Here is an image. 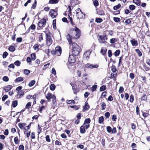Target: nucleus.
I'll return each instance as SVG.
<instances>
[{
	"instance_id": "obj_9",
	"label": "nucleus",
	"mask_w": 150,
	"mask_h": 150,
	"mask_svg": "<svg viewBox=\"0 0 150 150\" xmlns=\"http://www.w3.org/2000/svg\"><path fill=\"white\" fill-rule=\"evenodd\" d=\"M107 51V49L105 47H103L100 50V53L103 55L105 56L106 54Z\"/></svg>"
},
{
	"instance_id": "obj_54",
	"label": "nucleus",
	"mask_w": 150,
	"mask_h": 150,
	"mask_svg": "<svg viewBox=\"0 0 150 150\" xmlns=\"http://www.w3.org/2000/svg\"><path fill=\"white\" fill-rule=\"evenodd\" d=\"M36 3H37L36 1V0H35V2L32 5V8H33V9H34L35 8L36 5Z\"/></svg>"
},
{
	"instance_id": "obj_21",
	"label": "nucleus",
	"mask_w": 150,
	"mask_h": 150,
	"mask_svg": "<svg viewBox=\"0 0 150 150\" xmlns=\"http://www.w3.org/2000/svg\"><path fill=\"white\" fill-rule=\"evenodd\" d=\"M104 120V117L103 116H102L100 117L99 118L98 120V122L100 124L102 123L103 121Z\"/></svg>"
},
{
	"instance_id": "obj_16",
	"label": "nucleus",
	"mask_w": 150,
	"mask_h": 150,
	"mask_svg": "<svg viewBox=\"0 0 150 150\" xmlns=\"http://www.w3.org/2000/svg\"><path fill=\"white\" fill-rule=\"evenodd\" d=\"M52 95L51 93H49L47 94L46 98L48 100H50L52 98Z\"/></svg>"
},
{
	"instance_id": "obj_59",
	"label": "nucleus",
	"mask_w": 150,
	"mask_h": 150,
	"mask_svg": "<svg viewBox=\"0 0 150 150\" xmlns=\"http://www.w3.org/2000/svg\"><path fill=\"white\" fill-rule=\"evenodd\" d=\"M129 77L132 79H133L134 78V74L132 73H130L129 74Z\"/></svg>"
},
{
	"instance_id": "obj_55",
	"label": "nucleus",
	"mask_w": 150,
	"mask_h": 150,
	"mask_svg": "<svg viewBox=\"0 0 150 150\" xmlns=\"http://www.w3.org/2000/svg\"><path fill=\"white\" fill-rule=\"evenodd\" d=\"M30 72V71L28 69H25L24 71V73L26 74H28Z\"/></svg>"
},
{
	"instance_id": "obj_38",
	"label": "nucleus",
	"mask_w": 150,
	"mask_h": 150,
	"mask_svg": "<svg viewBox=\"0 0 150 150\" xmlns=\"http://www.w3.org/2000/svg\"><path fill=\"white\" fill-rule=\"evenodd\" d=\"M117 41V39L115 38H112L110 40V43L112 44H114Z\"/></svg>"
},
{
	"instance_id": "obj_46",
	"label": "nucleus",
	"mask_w": 150,
	"mask_h": 150,
	"mask_svg": "<svg viewBox=\"0 0 150 150\" xmlns=\"http://www.w3.org/2000/svg\"><path fill=\"white\" fill-rule=\"evenodd\" d=\"M3 80L4 81L7 82L8 81L9 79L8 78L7 76H4L3 78Z\"/></svg>"
},
{
	"instance_id": "obj_24",
	"label": "nucleus",
	"mask_w": 150,
	"mask_h": 150,
	"mask_svg": "<svg viewBox=\"0 0 150 150\" xmlns=\"http://www.w3.org/2000/svg\"><path fill=\"white\" fill-rule=\"evenodd\" d=\"M103 21V19L101 18H96L95 21L97 23H100L102 22Z\"/></svg>"
},
{
	"instance_id": "obj_2",
	"label": "nucleus",
	"mask_w": 150,
	"mask_h": 150,
	"mask_svg": "<svg viewBox=\"0 0 150 150\" xmlns=\"http://www.w3.org/2000/svg\"><path fill=\"white\" fill-rule=\"evenodd\" d=\"M46 23V20L45 18L42 19L38 23V26L40 28L43 27L45 26Z\"/></svg>"
},
{
	"instance_id": "obj_52",
	"label": "nucleus",
	"mask_w": 150,
	"mask_h": 150,
	"mask_svg": "<svg viewBox=\"0 0 150 150\" xmlns=\"http://www.w3.org/2000/svg\"><path fill=\"white\" fill-rule=\"evenodd\" d=\"M110 113L108 112H107L105 114V116L106 118H109L110 116Z\"/></svg>"
},
{
	"instance_id": "obj_22",
	"label": "nucleus",
	"mask_w": 150,
	"mask_h": 150,
	"mask_svg": "<svg viewBox=\"0 0 150 150\" xmlns=\"http://www.w3.org/2000/svg\"><path fill=\"white\" fill-rule=\"evenodd\" d=\"M91 122V120L90 118L86 119L84 121V123L83 125H85L86 124H89Z\"/></svg>"
},
{
	"instance_id": "obj_27",
	"label": "nucleus",
	"mask_w": 150,
	"mask_h": 150,
	"mask_svg": "<svg viewBox=\"0 0 150 150\" xmlns=\"http://www.w3.org/2000/svg\"><path fill=\"white\" fill-rule=\"evenodd\" d=\"M113 20L115 22L118 23L120 21V19L118 17H114L113 18Z\"/></svg>"
},
{
	"instance_id": "obj_6",
	"label": "nucleus",
	"mask_w": 150,
	"mask_h": 150,
	"mask_svg": "<svg viewBox=\"0 0 150 150\" xmlns=\"http://www.w3.org/2000/svg\"><path fill=\"white\" fill-rule=\"evenodd\" d=\"M85 67L86 68H90L92 69L97 68L99 66L98 64H93L88 63L85 65Z\"/></svg>"
},
{
	"instance_id": "obj_35",
	"label": "nucleus",
	"mask_w": 150,
	"mask_h": 150,
	"mask_svg": "<svg viewBox=\"0 0 150 150\" xmlns=\"http://www.w3.org/2000/svg\"><path fill=\"white\" fill-rule=\"evenodd\" d=\"M14 142L16 144H17L19 143V139L17 137H16L14 138Z\"/></svg>"
},
{
	"instance_id": "obj_63",
	"label": "nucleus",
	"mask_w": 150,
	"mask_h": 150,
	"mask_svg": "<svg viewBox=\"0 0 150 150\" xmlns=\"http://www.w3.org/2000/svg\"><path fill=\"white\" fill-rule=\"evenodd\" d=\"M43 40V38L42 36V34H40L39 36V41L40 42H41Z\"/></svg>"
},
{
	"instance_id": "obj_53",
	"label": "nucleus",
	"mask_w": 150,
	"mask_h": 150,
	"mask_svg": "<svg viewBox=\"0 0 150 150\" xmlns=\"http://www.w3.org/2000/svg\"><path fill=\"white\" fill-rule=\"evenodd\" d=\"M124 91V88L122 87L121 86L120 87L119 90V93H122Z\"/></svg>"
},
{
	"instance_id": "obj_57",
	"label": "nucleus",
	"mask_w": 150,
	"mask_h": 150,
	"mask_svg": "<svg viewBox=\"0 0 150 150\" xmlns=\"http://www.w3.org/2000/svg\"><path fill=\"white\" fill-rule=\"evenodd\" d=\"M18 94L20 95L21 96V97L23 96V95L24 94V91H18Z\"/></svg>"
},
{
	"instance_id": "obj_60",
	"label": "nucleus",
	"mask_w": 150,
	"mask_h": 150,
	"mask_svg": "<svg viewBox=\"0 0 150 150\" xmlns=\"http://www.w3.org/2000/svg\"><path fill=\"white\" fill-rule=\"evenodd\" d=\"M112 71L113 72H115L117 71L116 67L115 66L113 67L111 69Z\"/></svg>"
},
{
	"instance_id": "obj_28",
	"label": "nucleus",
	"mask_w": 150,
	"mask_h": 150,
	"mask_svg": "<svg viewBox=\"0 0 150 150\" xmlns=\"http://www.w3.org/2000/svg\"><path fill=\"white\" fill-rule=\"evenodd\" d=\"M135 51L137 52L138 54V55L139 57H141L142 55V53L140 51L139 49H136L135 50Z\"/></svg>"
},
{
	"instance_id": "obj_47",
	"label": "nucleus",
	"mask_w": 150,
	"mask_h": 150,
	"mask_svg": "<svg viewBox=\"0 0 150 150\" xmlns=\"http://www.w3.org/2000/svg\"><path fill=\"white\" fill-rule=\"evenodd\" d=\"M89 108V105H88V104L87 103L85 104V105L83 107L84 109H85L86 110H88Z\"/></svg>"
},
{
	"instance_id": "obj_44",
	"label": "nucleus",
	"mask_w": 150,
	"mask_h": 150,
	"mask_svg": "<svg viewBox=\"0 0 150 150\" xmlns=\"http://www.w3.org/2000/svg\"><path fill=\"white\" fill-rule=\"evenodd\" d=\"M8 55V53L6 52H4L3 54V57L4 58H6L7 55Z\"/></svg>"
},
{
	"instance_id": "obj_64",
	"label": "nucleus",
	"mask_w": 150,
	"mask_h": 150,
	"mask_svg": "<svg viewBox=\"0 0 150 150\" xmlns=\"http://www.w3.org/2000/svg\"><path fill=\"white\" fill-rule=\"evenodd\" d=\"M24 146L23 145H20L19 147V150H24Z\"/></svg>"
},
{
	"instance_id": "obj_30",
	"label": "nucleus",
	"mask_w": 150,
	"mask_h": 150,
	"mask_svg": "<svg viewBox=\"0 0 150 150\" xmlns=\"http://www.w3.org/2000/svg\"><path fill=\"white\" fill-rule=\"evenodd\" d=\"M39 47V45L38 44H35L33 46V48L34 50L37 51H38V47Z\"/></svg>"
},
{
	"instance_id": "obj_36",
	"label": "nucleus",
	"mask_w": 150,
	"mask_h": 150,
	"mask_svg": "<svg viewBox=\"0 0 150 150\" xmlns=\"http://www.w3.org/2000/svg\"><path fill=\"white\" fill-rule=\"evenodd\" d=\"M31 59L33 60H34L36 58L35 54V53L32 54H31Z\"/></svg>"
},
{
	"instance_id": "obj_4",
	"label": "nucleus",
	"mask_w": 150,
	"mask_h": 150,
	"mask_svg": "<svg viewBox=\"0 0 150 150\" xmlns=\"http://www.w3.org/2000/svg\"><path fill=\"white\" fill-rule=\"evenodd\" d=\"M62 53L61 48L59 46H57L55 49V55L57 56H59Z\"/></svg>"
},
{
	"instance_id": "obj_7",
	"label": "nucleus",
	"mask_w": 150,
	"mask_h": 150,
	"mask_svg": "<svg viewBox=\"0 0 150 150\" xmlns=\"http://www.w3.org/2000/svg\"><path fill=\"white\" fill-rule=\"evenodd\" d=\"M49 13L52 18L56 17L57 15V11L53 9H51Z\"/></svg>"
},
{
	"instance_id": "obj_26",
	"label": "nucleus",
	"mask_w": 150,
	"mask_h": 150,
	"mask_svg": "<svg viewBox=\"0 0 150 150\" xmlns=\"http://www.w3.org/2000/svg\"><path fill=\"white\" fill-rule=\"evenodd\" d=\"M50 88L51 90L54 91L55 88V86L54 84H51L50 86Z\"/></svg>"
},
{
	"instance_id": "obj_48",
	"label": "nucleus",
	"mask_w": 150,
	"mask_h": 150,
	"mask_svg": "<svg viewBox=\"0 0 150 150\" xmlns=\"http://www.w3.org/2000/svg\"><path fill=\"white\" fill-rule=\"evenodd\" d=\"M46 141L48 142H50V136L49 135L46 136L45 137Z\"/></svg>"
},
{
	"instance_id": "obj_42",
	"label": "nucleus",
	"mask_w": 150,
	"mask_h": 150,
	"mask_svg": "<svg viewBox=\"0 0 150 150\" xmlns=\"http://www.w3.org/2000/svg\"><path fill=\"white\" fill-rule=\"evenodd\" d=\"M108 56L110 57L112 55V53L111 50H109L108 51Z\"/></svg>"
},
{
	"instance_id": "obj_12",
	"label": "nucleus",
	"mask_w": 150,
	"mask_h": 150,
	"mask_svg": "<svg viewBox=\"0 0 150 150\" xmlns=\"http://www.w3.org/2000/svg\"><path fill=\"white\" fill-rule=\"evenodd\" d=\"M130 42L133 46H137L138 45V43L137 41L134 39H133L131 40Z\"/></svg>"
},
{
	"instance_id": "obj_11",
	"label": "nucleus",
	"mask_w": 150,
	"mask_h": 150,
	"mask_svg": "<svg viewBox=\"0 0 150 150\" xmlns=\"http://www.w3.org/2000/svg\"><path fill=\"white\" fill-rule=\"evenodd\" d=\"M91 53V52L89 51H86L84 53L83 55V57L87 59H88Z\"/></svg>"
},
{
	"instance_id": "obj_3",
	"label": "nucleus",
	"mask_w": 150,
	"mask_h": 150,
	"mask_svg": "<svg viewBox=\"0 0 150 150\" xmlns=\"http://www.w3.org/2000/svg\"><path fill=\"white\" fill-rule=\"evenodd\" d=\"M46 36L47 44L48 45H50L52 44V41L51 37L50 34L48 33H46Z\"/></svg>"
},
{
	"instance_id": "obj_13",
	"label": "nucleus",
	"mask_w": 150,
	"mask_h": 150,
	"mask_svg": "<svg viewBox=\"0 0 150 150\" xmlns=\"http://www.w3.org/2000/svg\"><path fill=\"white\" fill-rule=\"evenodd\" d=\"M84 125H83L80 127V132L81 133H84L85 132V128L84 127Z\"/></svg>"
},
{
	"instance_id": "obj_40",
	"label": "nucleus",
	"mask_w": 150,
	"mask_h": 150,
	"mask_svg": "<svg viewBox=\"0 0 150 150\" xmlns=\"http://www.w3.org/2000/svg\"><path fill=\"white\" fill-rule=\"evenodd\" d=\"M147 97L146 95L145 94H143V96L141 98V100H146Z\"/></svg>"
},
{
	"instance_id": "obj_19",
	"label": "nucleus",
	"mask_w": 150,
	"mask_h": 150,
	"mask_svg": "<svg viewBox=\"0 0 150 150\" xmlns=\"http://www.w3.org/2000/svg\"><path fill=\"white\" fill-rule=\"evenodd\" d=\"M133 2L137 6H139L141 4L140 0H133Z\"/></svg>"
},
{
	"instance_id": "obj_50",
	"label": "nucleus",
	"mask_w": 150,
	"mask_h": 150,
	"mask_svg": "<svg viewBox=\"0 0 150 150\" xmlns=\"http://www.w3.org/2000/svg\"><path fill=\"white\" fill-rule=\"evenodd\" d=\"M117 119V116L115 115H112V119L113 121H115Z\"/></svg>"
},
{
	"instance_id": "obj_61",
	"label": "nucleus",
	"mask_w": 150,
	"mask_h": 150,
	"mask_svg": "<svg viewBox=\"0 0 150 150\" xmlns=\"http://www.w3.org/2000/svg\"><path fill=\"white\" fill-rule=\"evenodd\" d=\"M4 133V135H7L8 134V129H5Z\"/></svg>"
},
{
	"instance_id": "obj_5",
	"label": "nucleus",
	"mask_w": 150,
	"mask_h": 150,
	"mask_svg": "<svg viewBox=\"0 0 150 150\" xmlns=\"http://www.w3.org/2000/svg\"><path fill=\"white\" fill-rule=\"evenodd\" d=\"M98 39L99 42L102 44H105L107 43L105 40V35H98Z\"/></svg>"
},
{
	"instance_id": "obj_15",
	"label": "nucleus",
	"mask_w": 150,
	"mask_h": 150,
	"mask_svg": "<svg viewBox=\"0 0 150 150\" xmlns=\"http://www.w3.org/2000/svg\"><path fill=\"white\" fill-rule=\"evenodd\" d=\"M23 80V78L21 77H19L16 78L15 80V82H21Z\"/></svg>"
},
{
	"instance_id": "obj_37",
	"label": "nucleus",
	"mask_w": 150,
	"mask_h": 150,
	"mask_svg": "<svg viewBox=\"0 0 150 150\" xmlns=\"http://www.w3.org/2000/svg\"><path fill=\"white\" fill-rule=\"evenodd\" d=\"M129 9L132 10H134L135 8V6L133 5H130L129 6Z\"/></svg>"
},
{
	"instance_id": "obj_32",
	"label": "nucleus",
	"mask_w": 150,
	"mask_h": 150,
	"mask_svg": "<svg viewBox=\"0 0 150 150\" xmlns=\"http://www.w3.org/2000/svg\"><path fill=\"white\" fill-rule=\"evenodd\" d=\"M106 88V87L105 86L103 85L101 86L100 88V91H104Z\"/></svg>"
},
{
	"instance_id": "obj_29",
	"label": "nucleus",
	"mask_w": 150,
	"mask_h": 150,
	"mask_svg": "<svg viewBox=\"0 0 150 150\" xmlns=\"http://www.w3.org/2000/svg\"><path fill=\"white\" fill-rule=\"evenodd\" d=\"M101 106L102 107V110H105L106 106L105 103L104 102H103L101 103Z\"/></svg>"
},
{
	"instance_id": "obj_10",
	"label": "nucleus",
	"mask_w": 150,
	"mask_h": 150,
	"mask_svg": "<svg viewBox=\"0 0 150 150\" xmlns=\"http://www.w3.org/2000/svg\"><path fill=\"white\" fill-rule=\"evenodd\" d=\"M12 86L10 85H8L7 86H5L4 87V89L6 92H8L12 88Z\"/></svg>"
},
{
	"instance_id": "obj_8",
	"label": "nucleus",
	"mask_w": 150,
	"mask_h": 150,
	"mask_svg": "<svg viewBox=\"0 0 150 150\" xmlns=\"http://www.w3.org/2000/svg\"><path fill=\"white\" fill-rule=\"evenodd\" d=\"M76 59L75 57L73 55H70L69 57L68 62L70 64H73L75 62Z\"/></svg>"
},
{
	"instance_id": "obj_18",
	"label": "nucleus",
	"mask_w": 150,
	"mask_h": 150,
	"mask_svg": "<svg viewBox=\"0 0 150 150\" xmlns=\"http://www.w3.org/2000/svg\"><path fill=\"white\" fill-rule=\"evenodd\" d=\"M35 83V81L34 80L31 81L29 83L28 86L30 87H31L34 85Z\"/></svg>"
},
{
	"instance_id": "obj_25",
	"label": "nucleus",
	"mask_w": 150,
	"mask_h": 150,
	"mask_svg": "<svg viewBox=\"0 0 150 150\" xmlns=\"http://www.w3.org/2000/svg\"><path fill=\"white\" fill-rule=\"evenodd\" d=\"M18 102L17 100H15L13 101L12 103V106L13 108L16 107L17 105Z\"/></svg>"
},
{
	"instance_id": "obj_49",
	"label": "nucleus",
	"mask_w": 150,
	"mask_h": 150,
	"mask_svg": "<svg viewBox=\"0 0 150 150\" xmlns=\"http://www.w3.org/2000/svg\"><path fill=\"white\" fill-rule=\"evenodd\" d=\"M8 98V96L7 95H4L2 98V101H4Z\"/></svg>"
},
{
	"instance_id": "obj_56",
	"label": "nucleus",
	"mask_w": 150,
	"mask_h": 150,
	"mask_svg": "<svg viewBox=\"0 0 150 150\" xmlns=\"http://www.w3.org/2000/svg\"><path fill=\"white\" fill-rule=\"evenodd\" d=\"M22 40V38L21 37L18 38L16 39V41L19 42H21Z\"/></svg>"
},
{
	"instance_id": "obj_1",
	"label": "nucleus",
	"mask_w": 150,
	"mask_h": 150,
	"mask_svg": "<svg viewBox=\"0 0 150 150\" xmlns=\"http://www.w3.org/2000/svg\"><path fill=\"white\" fill-rule=\"evenodd\" d=\"M71 30L73 31V35L72 36H71L70 35L68 34L67 35L66 38L70 45V47L71 46L72 49V54L76 56L79 55L80 52V48L76 43L72 42L71 38L73 37V38H78L81 35V31L77 27L71 29Z\"/></svg>"
},
{
	"instance_id": "obj_33",
	"label": "nucleus",
	"mask_w": 150,
	"mask_h": 150,
	"mask_svg": "<svg viewBox=\"0 0 150 150\" xmlns=\"http://www.w3.org/2000/svg\"><path fill=\"white\" fill-rule=\"evenodd\" d=\"M8 50L11 52H13L15 51V48L14 46H11L9 47Z\"/></svg>"
},
{
	"instance_id": "obj_17",
	"label": "nucleus",
	"mask_w": 150,
	"mask_h": 150,
	"mask_svg": "<svg viewBox=\"0 0 150 150\" xmlns=\"http://www.w3.org/2000/svg\"><path fill=\"white\" fill-rule=\"evenodd\" d=\"M76 16L78 17V18H82L83 14L81 12H79L78 13L76 14Z\"/></svg>"
},
{
	"instance_id": "obj_14",
	"label": "nucleus",
	"mask_w": 150,
	"mask_h": 150,
	"mask_svg": "<svg viewBox=\"0 0 150 150\" xmlns=\"http://www.w3.org/2000/svg\"><path fill=\"white\" fill-rule=\"evenodd\" d=\"M35 26L34 24H32V25H31L28 30V32H27V33H28L29 32L30 29H31L33 30H34L35 29Z\"/></svg>"
},
{
	"instance_id": "obj_51",
	"label": "nucleus",
	"mask_w": 150,
	"mask_h": 150,
	"mask_svg": "<svg viewBox=\"0 0 150 150\" xmlns=\"http://www.w3.org/2000/svg\"><path fill=\"white\" fill-rule=\"evenodd\" d=\"M134 100V97L133 96L131 95L130 96L129 101L130 102L132 103Z\"/></svg>"
},
{
	"instance_id": "obj_23",
	"label": "nucleus",
	"mask_w": 150,
	"mask_h": 150,
	"mask_svg": "<svg viewBox=\"0 0 150 150\" xmlns=\"http://www.w3.org/2000/svg\"><path fill=\"white\" fill-rule=\"evenodd\" d=\"M121 6V5L120 4H118L117 6H114L113 7V9L114 10H117L118 8H120Z\"/></svg>"
},
{
	"instance_id": "obj_45",
	"label": "nucleus",
	"mask_w": 150,
	"mask_h": 150,
	"mask_svg": "<svg viewBox=\"0 0 150 150\" xmlns=\"http://www.w3.org/2000/svg\"><path fill=\"white\" fill-rule=\"evenodd\" d=\"M106 129H107V132H108L110 133L111 132L112 129H111V127L110 126H108L107 127Z\"/></svg>"
},
{
	"instance_id": "obj_58",
	"label": "nucleus",
	"mask_w": 150,
	"mask_h": 150,
	"mask_svg": "<svg viewBox=\"0 0 150 150\" xmlns=\"http://www.w3.org/2000/svg\"><path fill=\"white\" fill-rule=\"evenodd\" d=\"M97 85H94L92 87V91H95L97 88Z\"/></svg>"
},
{
	"instance_id": "obj_43",
	"label": "nucleus",
	"mask_w": 150,
	"mask_h": 150,
	"mask_svg": "<svg viewBox=\"0 0 150 150\" xmlns=\"http://www.w3.org/2000/svg\"><path fill=\"white\" fill-rule=\"evenodd\" d=\"M31 102H29L25 106V108H29L31 105Z\"/></svg>"
},
{
	"instance_id": "obj_34",
	"label": "nucleus",
	"mask_w": 150,
	"mask_h": 150,
	"mask_svg": "<svg viewBox=\"0 0 150 150\" xmlns=\"http://www.w3.org/2000/svg\"><path fill=\"white\" fill-rule=\"evenodd\" d=\"M93 4L95 7H97L99 5L98 1L97 0H95L93 1Z\"/></svg>"
},
{
	"instance_id": "obj_20",
	"label": "nucleus",
	"mask_w": 150,
	"mask_h": 150,
	"mask_svg": "<svg viewBox=\"0 0 150 150\" xmlns=\"http://www.w3.org/2000/svg\"><path fill=\"white\" fill-rule=\"evenodd\" d=\"M59 1V0H50L49 3L51 4H57Z\"/></svg>"
},
{
	"instance_id": "obj_41",
	"label": "nucleus",
	"mask_w": 150,
	"mask_h": 150,
	"mask_svg": "<svg viewBox=\"0 0 150 150\" xmlns=\"http://www.w3.org/2000/svg\"><path fill=\"white\" fill-rule=\"evenodd\" d=\"M14 64L17 66H19L20 65L21 62L17 60Z\"/></svg>"
},
{
	"instance_id": "obj_39",
	"label": "nucleus",
	"mask_w": 150,
	"mask_h": 150,
	"mask_svg": "<svg viewBox=\"0 0 150 150\" xmlns=\"http://www.w3.org/2000/svg\"><path fill=\"white\" fill-rule=\"evenodd\" d=\"M98 14L100 15H103L105 14L104 11L102 10L99 11L98 12Z\"/></svg>"
},
{
	"instance_id": "obj_31",
	"label": "nucleus",
	"mask_w": 150,
	"mask_h": 150,
	"mask_svg": "<svg viewBox=\"0 0 150 150\" xmlns=\"http://www.w3.org/2000/svg\"><path fill=\"white\" fill-rule=\"evenodd\" d=\"M120 53V50H117L114 52V55L115 56L117 57L119 55Z\"/></svg>"
},
{
	"instance_id": "obj_62",
	"label": "nucleus",
	"mask_w": 150,
	"mask_h": 150,
	"mask_svg": "<svg viewBox=\"0 0 150 150\" xmlns=\"http://www.w3.org/2000/svg\"><path fill=\"white\" fill-rule=\"evenodd\" d=\"M68 103H69V104H70V103L74 104V103H75V101L74 100H68Z\"/></svg>"
}]
</instances>
